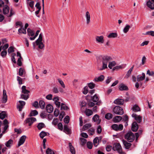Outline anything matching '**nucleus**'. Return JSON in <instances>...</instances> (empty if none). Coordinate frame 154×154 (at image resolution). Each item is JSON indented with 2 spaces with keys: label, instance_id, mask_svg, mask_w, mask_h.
I'll use <instances>...</instances> for the list:
<instances>
[{
  "label": "nucleus",
  "instance_id": "60",
  "mask_svg": "<svg viewBox=\"0 0 154 154\" xmlns=\"http://www.w3.org/2000/svg\"><path fill=\"white\" fill-rule=\"evenodd\" d=\"M64 121L66 123L68 124L69 122V117L67 116L64 119Z\"/></svg>",
  "mask_w": 154,
  "mask_h": 154
},
{
  "label": "nucleus",
  "instance_id": "3",
  "mask_svg": "<svg viewBox=\"0 0 154 154\" xmlns=\"http://www.w3.org/2000/svg\"><path fill=\"white\" fill-rule=\"evenodd\" d=\"M42 36L41 33L39 36L38 38L35 41V43L38 48L40 49H42L44 47V45L42 42Z\"/></svg>",
  "mask_w": 154,
  "mask_h": 154
},
{
  "label": "nucleus",
  "instance_id": "40",
  "mask_svg": "<svg viewBox=\"0 0 154 154\" xmlns=\"http://www.w3.org/2000/svg\"><path fill=\"white\" fill-rule=\"evenodd\" d=\"M39 105L42 109H43L45 107V103L42 100H40L39 102Z\"/></svg>",
  "mask_w": 154,
  "mask_h": 154
},
{
  "label": "nucleus",
  "instance_id": "16",
  "mask_svg": "<svg viewBox=\"0 0 154 154\" xmlns=\"http://www.w3.org/2000/svg\"><path fill=\"white\" fill-rule=\"evenodd\" d=\"M9 7L7 5H5L3 8V13L5 15H6L7 16L10 10Z\"/></svg>",
  "mask_w": 154,
  "mask_h": 154
},
{
  "label": "nucleus",
  "instance_id": "2",
  "mask_svg": "<svg viewBox=\"0 0 154 154\" xmlns=\"http://www.w3.org/2000/svg\"><path fill=\"white\" fill-rule=\"evenodd\" d=\"M21 89L22 93L25 94H21V98L25 100H26L29 98V95L28 93H29V91L26 89V86H23L22 87Z\"/></svg>",
  "mask_w": 154,
  "mask_h": 154
},
{
  "label": "nucleus",
  "instance_id": "56",
  "mask_svg": "<svg viewBox=\"0 0 154 154\" xmlns=\"http://www.w3.org/2000/svg\"><path fill=\"white\" fill-rule=\"evenodd\" d=\"M88 85L91 89H93L95 87V85L93 82H91L88 84Z\"/></svg>",
  "mask_w": 154,
  "mask_h": 154
},
{
  "label": "nucleus",
  "instance_id": "17",
  "mask_svg": "<svg viewBox=\"0 0 154 154\" xmlns=\"http://www.w3.org/2000/svg\"><path fill=\"white\" fill-rule=\"evenodd\" d=\"M92 120L94 122H96L98 124H99L101 122V120L99 119V116L97 114L95 115L93 117Z\"/></svg>",
  "mask_w": 154,
  "mask_h": 154
},
{
  "label": "nucleus",
  "instance_id": "64",
  "mask_svg": "<svg viewBox=\"0 0 154 154\" xmlns=\"http://www.w3.org/2000/svg\"><path fill=\"white\" fill-rule=\"evenodd\" d=\"M7 54V51L6 50H3L1 53V55L3 57H5Z\"/></svg>",
  "mask_w": 154,
  "mask_h": 154
},
{
  "label": "nucleus",
  "instance_id": "8",
  "mask_svg": "<svg viewBox=\"0 0 154 154\" xmlns=\"http://www.w3.org/2000/svg\"><path fill=\"white\" fill-rule=\"evenodd\" d=\"M111 127L115 131H120L123 129V125L122 124L118 125L116 124H114L112 125Z\"/></svg>",
  "mask_w": 154,
  "mask_h": 154
},
{
  "label": "nucleus",
  "instance_id": "45",
  "mask_svg": "<svg viewBox=\"0 0 154 154\" xmlns=\"http://www.w3.org/2000/svg\"><path fill=\"white\" fill-rule=\"evenodd\" d=\"M6 116V114L5 112H2L0 113V119H3Z\"/></svg>",
  "mask_w": 154,
  "mask_h": 154
},
{
  "label": "nucleus",
  "instance_id": "62",
  "mask_svg": "<svg viewBox=\"0 0 154 154\" xmlns=\"http://www.w3.org/2000/svg\"><path fill=\"white\" fill-rule=\"evenodd\" d=\"M58 122V120L57 119H54L52 122V124L54 125H56Z\"/></svg>",
  "mask_w": 154,
  "mask_h": 154
},
{
  "label": "nucleus",
  "instance_id": "19",
  "mask_svg": "<svg viewBox=\"0 0 154 154\" xmlns=\"http://www.w3.org/2000/svg\"><path fill=\"white\" fill-rule=\"evenodd\" d=\"M138 128V126L136 122H134L132 124L131 129L134 131H136Z\"/></svg>",
  "mask_w": 154,
  "mask_h": 154
},
{
  "label": "nucleus",
  "instance_id": "15",
  "mask_svg": "<svg viewBox=\"0 0 154 154\" xmlns=\"http://www.w3.org/2000/svg\"><path fill=\"white\" fill-rule=\"evenodd\" d=\"M131 110L133 112H137L140 111V109L139 106L137 104L133 105L132 107L131 108Z\"/></svg>",
  "mask_w": 154,
  "mask_h": 154
},
{
  "label": "nucleus",
  "instance_id": "22",
  "mask_svg": "<svg viewBox=\"0 0 154 154\" xmlns=\"http://www.w3.org/2000/svg\"><path fill=\"white\" fill-rule=\"evenodd\" d=\"M104 79V76L103 75H101L98 77H96L94 79V81L95 82H101L103 81Z\"/></svg>",
  "mask_w": 154,
  "mask_h": 154
},
{
  "label": "nucleus",
  "instance_id": "29",
  "mask_svg": "<svg viewBox=\"0 0 154 154\" xmlns=\"http://www.w3.org/2000/svg\"><path fill=\"white\" fill-rule=\"evenodd\" d=\"M134 67V65L132 66L130 68L129 70L126 73L125 77L127 78H128L130 76L131 74V72L133 70V69Z\"/></svg>",
  "mask_w": 154,
  "mask_h": 154
},
{
  "label": "nucleus",
  "instance_id": "24",
  "mask_svg": "<svg viewBox=\"0 0 154 154\" xmlns=\"http://www.w3.org/2000/svg\"><path fill=\"white\" fill-rule=\"evenodd\" d=\"M119 88L120 91L127 90L128 89V87L122 83L120 85Z\"/></svg>",
  "mask_w": 154,
  "mask_h": 154
},
{
  "label": "nucleus",
  "instance_id": "55",
  "mask_svg": "<svg viewBox=\"0 0 154 154\" xmlns=\"http://www.w3.org/2000/svg\"><path fill=\"white\" fill-rule=\"evenodd\" d=\"M32 106L35 107L36 109L38 108H39L38 102L37 101H35L32 104Z\"/></svg>",
  "mask_w": 154,
  "mask_h": 154
},
{
  "label": "nucleus",
  "instance_id": "42",
  "mask_svg": "<svg viewBox=\"0 0 154 154\" xmlns=\"http://www.w3.org/2000/svg\"><path fill=\"white\" fill-rule=\"evenodd\" d=\"M38 112L36 110L32 111L29 114L30 116H35L38 114Z\"/></svg>",
  "mask_w": 154,
  "mask_h": 154
},
{
  "label": "nucleus",
  "instance_id": "11",
  "mask_svg": "<svg viewBox=\"0 0 154 154\" xmlns=\"http://www.w3.org/2000/svg\"><path fill=\"white\" fill-rule=\"evenodd\" d=\"M18 102L19 103H17V108L19 111H21L25 105V102L24 101L21 100H19Z\"/></svg>",
  "mask_w": 154,
  "mask_h": 154
},
{
  "label": "nucleus",
  "instance_id": "20",
  "mask_svg": "<svg viewBox=\"0 0 154 154\" xmlns=\"http://www.w3.org/2000/svg\"><path fill=\"white\" fill-rule=\"evenodd\" d=\"M54 108L53 106L50 104H48L46 106L47 111L48 113L52 112Z\"/></svg>",
  "mask_w": 154,
  "mask_h": 154
},
{
  "label": "nucleus",
  "instance_id": "36",
  "mask_svg": "<svg viewBox=\"0 0 154 154\" xmlns=\"http://www.w3.org/2000/svg\"><path fill=\"white\" fill-rule=\"evenodd\" d=\"M85 113L86 116H89L93 114V112L91 110L89 109H86L85 111Z\"/></svg>",
  "mask_w": 154,
  "mask_h": 154
},
{
  "label": "nucleus",
  "instance_id": "49",
  "mask_svg": "<svg viewBox=\"0 0 154 154\" xmlns=\"http://www.w3.org/2000/svg\"><path fill=\"white\" fill-rule=\"evenodd\" d=\"M87 147L90 149H91L93 146V143L91 142L88 141L87 143Z\"/></svg>",
  "mask_w": 154,
  "mask_h": 154
},
{
  "label": "nucleus",
  "instance_id": "53",
  "mask_svg": "<svg viewBox=\"0 0 154 154\" xmlns=\"http://www.w3.org/2000/svg\"><path fill=\"white\" fill-rule=\"evenodd\" d=\"M146 35H150L152 36H154V31H150L146 32Z\"/></svg>",
  "mask_w": 154,
  "mask_h": 154
},
{
  "label": "nucleus",
  "instance_id": "37",
  "mask_svg": "<svg viewBox=\"0 0 154 154\" xmlns=\"http://www.w3.org/2000/svg\"><path fill=\"white\" fill-rule=\"evenodd\" d=\"M27 31L28 35L31 36H33L34 35L35 33L33 30H32L29 28H28V29Z\"/></svg>",
  "mask_w": 154,
  "mask_h": 154
},
{
  "label": "nucleus",
  "instance_id": "4",
  "mask_svg": "<svg viewBox=\"0 0 154 154\" xmlns=\"http://www.w3.org/2000/svg\"><path fill=\"white\" fill-rule=\"evenodd\" d=\"M114 113L116 115H122L124 113L123 109L119 106H116L113 109Z\"/></svg>",
  "mask_w": 154,
  "mask_h": 154
},
{
  "label": "nucleus",
  "instance_id": "50",
  "mask_svg": "<svg viewBox=\"0 0 154 154\" xmlns=\"http://www.w3.org/2000/svg\"><path fill=\"white\" fill-rule=\"evenodd\" d=\"M91 126V124H87L83 126V129L86 130Z\"/></svg>",
  "mask_w": 154,
  "mask_h": 154
},
{
  "label": "nucleus",
  "instance_id": "34",
  "mask_svg": "<svg viewBox=\"0 0 154 154\" xmlns=\"http://www.w3.org/2000/svg\"><path fill=\"white\" fill-rule=\"evenodd\" d=\"M130 28L131 27L130 25L128 24L126 25L123 30V32L125 33H127L128 31Z\"/></svg>",
  "mask_w": 154,
  "mask_h": 154
},
{
  "label": "nucleus",
  "instance_id": "23",
  "mask_svg": "<svg viewBox=\"0 0 154 154\" xmlns=\"http://www.w3.org/2000/svg\"><path fill=\"white\" fill-rule=\"evenodd\" d=\"M13 144V141L11 139H10L6 142L5 144L6 146L8 148H10Z\"/></svg>",
  "mask_w": 154,
  "mask_h": 154
},
{
  "label": "nucleus",
  "instance_id": "54",
  "mask_svg": "<svg viewBox=\"0 0 154 154\" xmlns=\"http://www.w3.org/2000/svg\"><path fill=\"white\" fill-rule=\"evenodd\" d=\"M80 140L82 143V145H84L87 142V140L85 138H80Z\"/></svg>",
  "mask_w": 154,
  "mask_h": 154
},
{
  "label": "nucleus",
  "instance_id": "38",
  "mask_svg": "<svg viewBox=\"0 0 154 154\" xmlns=\"http://www.w3.org/2000/svg\"><path fill=\"white\" fill-rule=\"evenodd\" d=\"M18 32L20 33L26 34V30L24 28L23 26L19 29L18 30Z\"/></svg>",
  "mask_w": 154,
  "mask_h": 154
},
{
  "label": "nucleus",
  "instance_id": "14",
  "mask_svg": "<svg viewBox=\"0 0 154 154\" xmlns=\"http://www.w3.org/2000/svg\"><path fill=\"white\" fill-rule=\"evenodd\" d=\"M26 138V136L25 135L22 136L20 137L18 143V147L20 146L24 143Z\"/></svg>",
  "mask_w": 154,
  "mask_h": 154
},
{
  "label": "nucleus",
  "instance_id": "30",
  "mask_svg": "<svg viewBox=\"0 0 154 154\" xmlns=\"http://www.w3.org/2000/svg\"><path fill=\"white\" fill-rule=\"evenodd\" d=\"M122 119V118L121 116H116L113 119V121L115 122H119Z\"/></svg>",
  "mask_w": 154,
  "mask_h": 154
},
{
  "label": "nucleus",
  "instance_id": "32",
  "mask_svg": "<svg viewBox=\"0 0 154 154\" xmlns=\"http://www.w3.org/2000/svg\"><path fill=\"white\" fill-rule=\"evenodd\" d=\"M126 66V65L122 64L121 65L116 66L115 67H114L113 68V70H115L122 69L124 68Z\"/></svg>",
  "mask_w": 154,
  "mask_h": 154
},
{
  "label": "nucleus",
  "instance_id": "48",
  "mask_svg": "<svg viewBox=\"0 0 154 154\" xmlns=\"http://www.w3.org/2000/svg\"><path fill=\"white\" fill-rule=\"evenodd\" d=\"M112 115L110 113H108L106 114L105 118L107 119H110L112 118Z\"/></svg>",
  "mask_w": 154,
  "mask_h": 154
},
{
  "label": "nucleus",
  "instance_id": "46",
  "mask_svg": "<svg viewBox=\"0 0 154 154\" xmlns=\"http://www.w3.org/2000/svg\"><path fill=\"white\" fill-rule=\"evenodd\" d=\"M61 106L60 108L61 110H67L69 109L68 107L64 103H62L61 104Z\"/></svg>",
  "mask_w": 154,
  "mask_h": 154
},
{
  "label": "nucleus",
  "instance_id": "28",
  "mask_svg": "<svg viewBox=\"0 0 154 154\" xmlns=\"http://www.w3.org/2000/svg\"><path fill=\"white\" fill-rule=\"evenodd\" d=\"M9 12V14H8L7 16L8 17H11L15 14V11L12 8L10 9Z\"/></svg>",
  "mask_w": 154,
  "mask_h": 154
},
{
  "label": "nucleus",
  "instance_id": "51",
  "mask_svg": "<svg viewBox=\"0 0 154 154\" xmlns=\"http://www.w3.org/2000/svg\"><path fill=\"white\" fill-rule=\"evenodd\" d=\"M125 147L127 149L129 148L131 146V144L130 143H128L126 142H124V143Z\"/></svg>",
  "mask_w": 154,
  "mask_h": 154
},
{
  "label": "nucleus",
  "instance_id": "25",
  "mask_svg": "<svg viewBox=\"0 0 154 154\" xmlns=\"http://www.w3.org/2000/svg\"><path fill=\"white\" fill-rule=\"evenodd\" d=\"M124 103V100L122 99H116L114 101V103L119 105H122Z\"/></svg>",
  "mask_w": 154,
  "mask_h": 154
},
{
  "label": "nucleus",
  "instance_id": "57",
  "mask_svg": "<svg viewBox=\"0 0 154 154\" xmlns=\"http://www.w3.org/2000/svg\"><path fill=\"white\" fill-rule=\"evenodd\" d=\"M24 69L22 68H20L19 69V75L20 76H22L24 72Z\"/></svg>",
  "mask_w": 154,
  "mask_h": 154
},
{
  "label": "nucleus",
  "instance_id": "44",
  "mask_svg": "<svg viewBox=\"0 0 154 154\" xmlns=\"http://www.w3.org/2000/svg\"><path fill=\"white\" fill-rule=\"evenodd\" d=\"M92 100L94 102H97L99 100V98L96 95V94H95L92 98Z\"/></svg>",
  "mask_w": 154,
  "mask_h": 154
},
{
  "label": "nucleus",
  "instance_id": "31",
  "mask_svg": "<svg viewBox=\"0 0 154 154\" xmlns=\"http://www.w3.org/2000/svg\"><path fill=\"white\" fill-rule=\"evenodd\" d=\"M116 65V63L115 61L109 62L108 64V67L110 69H112L113 67L115 66Z\"/></svg>",
  "mask_w": 154,
  "mask_h": 154
},
{
  "label": "nucleus",
  "instance_id": "9",
  "mask_svg": "<svg viewBox=\"0 0 154 154\" xmlns=\"http://www.w3.org/2000/svg\"><path fill=\"white\" fill-rule=\"evenodd\" d=\"M36 119L34 117H29L25 121L26 124H28L30 126Z\"/></svg>",
  "mask_w": 154,
  "mask_h": 154
},
{
  "label": "nucleus",
  "instance_id": "26",
  "mask_svg": "<svg viewBox=\"0 0 154 154\" xmlns=\"http://www.w3.org/2000/svg\"><path fill=\"white\" fill-rule=\"evenodd\" d=\"M63 131L67 134H70L71 130L68 128L67 125H65L64 126Z\"/></svg>",
  "mask_w": 154,
  "mask_h": 154
},
{
  "label": "nucleus",
  "instance_id": "47",
  "mask_svg": "<svg viewBox=\"0 0 154 154\" xmlns=\"http://www.w3.org/2000/svg\"><path fill=\"white\" fill-rule=\"evenodd\" d=\"M57 80L61 87L64 88H65V85L63 81L60 79H58Z\"/></svg>",
  "mask_w": 154,
  "mask_h": 154
},
{
  "label": "nucleus",
  "instance_id": "21",
  "mask_svg": "<svg viewBox=\"0 0 154 154\" xmlns=\"http://www.w3.org/2000/svg\"><path fill=\"white\" fill-rule=\"evenodd\" d=\"M85 17L86 20V23L87 24H88L90 22L91 16L90 14L88 11L86 12Z\"/></svg>",
  "mask_w": 154,
  "mask_h": 154
},
{
  "label": "nucleus",
  "instance_id": "58",
  "mask_svg": "<svg viewBox=\"0 0 154 154\" xmlns=\"http://www.w3.org/2000/svg\"><path fill=\"white\" fill-rule=\"evenodd\" d=\"M52 91L54 93H57L59 92L58 88L56 87H54L52 89Z\"/></svg>",
  "mask_w": 154,
  "mask_h": 154
},
{
  "label": "nucleus",
  "instance_id": "18",
  "mask_svg": "<svg viewBox=\"0 0 154 154\" xmlns=\"http://www.w3.org/2000/svg\"><path fill=\"white\" fill-rule=\"evenodd\" d=\"M7 100V96L6 94V91L5 90H3V95H2V102L3 103H6Z\"/></svg>",
  "mask_w": 154,
  "mask_h": 154
},
{
  "label": "nucleus",
  "instance_id": "61",
  "mask_svg": "<svg viewBox=\"0 0 154 154\" xmlns=\"http://www.w3.org/2000/svg\"><path fill=\"white\" fill-rule=\"evenodd\" d=\"M59 110L58 109H56L54 112V115L55 116L57 117L58 116L59 114Z\"/></svg>",
  "mask_w": 154,
  "mask_h": 154
},
{
  "label": "nucleus",
  "instance_id": "12",
  "mask_svg": "<svg viewBox=\"0 0 154 154\" xmlns=\"http://www.w3.org/2000/svg\"><path fill=\"white\" fill-rule=\"evenodd\" d=\"M95 39L96 42L99 43L103 44L104 42V37L103 35L96 36Z\"/></svg>",
  "mask_w": 154,
  "mask_h": 154
},
{
  "label": "nucleus",
  "instance_id": "5",
  "mask_svg": "<svg viewBox=\"0 0 154 154\" xmlns=\"http://www.w3.org/2000/svg\"><path fill=\"white\" fill-rule=\"evenodd\" d=\"M125 138L129 142H132L134 140L135 136L133 133L130 131L125 135Z\"/></svg>",
  "mask_w": 154,
  "mask_h": 154
},
{
  "label": "nucleus",
  "instance_id": "6",
  "mask_svg": "<svg viewBox=\"0 0 154 154\" xmlns=\"http://www.w3.org/2000/svg\"><path fill=\"white\" fill-rule=\"evenodd\" d=\"M112 149L114 151H117L120 153H122V149L120 144L119 143L114 144L112 147Z\"/></svg>",
  "mask_w": 154,
  "mask_h": 154
},
{
  "label": "nucleus",
  "instance_id": "1",
  "mask_svg": "<svg viewBox=\"0 0 154 154\" xmlns=\"http://www.w3.org/2000/svg\"><path fill=\"white\" fill-rule=\"evenodd\" d=\"M112 58L110 56H104L102 57V67L98 66L97 69L99 70H102L107 68V64L108 63L111 61Z\"/></svg>",
  "mask_w": 154,
  "mask_h": 154
},
{
  "label": "nucleus",
  "instance_id": "41",
  "mask_svg": "<svg viewBox=\"0 0 154 154\" xmlns=\"http://www.w3.org/2000/svg\"><path fill=\"white\" fill-rule=\"evenodd\" d=\"M117 36V34L116 33H111L109 34L107 37L109 38H114Z\"/></svg>",
  "mask_w": 154,
  "mask_h": 154
},
{
  "label": "nucleus",
  "instance_id": "33",
  "mask_svg": "<svg viewBox=\"0 0 154 154\" xmlns=\"http://www.w3.org/2000/svg\"><path fill=\"white\" fill-rule=\"evenodd\" d=\"M99 140L98 137H96L93 140V143L95 147L97 146L99 143Z\"/></svg>",
  "mask_w": 154,
  "mask_h": 154
},
{
  "label": "nucleus",
  "instance_id": "59",
  "mask_svg": "<svg viewBox=\"0 0 154 154\" xmlns=\"http://www.w3.org/2000/svg\"><path fill=\"white\" fill-rule=\"evenodd\" d=\"M14 48L13 47H10L8 49V53L10 54L14 52Z\"/></svg>",
  "mask_w": 154,
  "mask_h": 154
},
{
  "label": "nucleus",
  "instance_id": "52",
  "mask_svg": "<svg viewBox=\"0 0 154 154\" xmlns=\"http://www.w3.org/2000/svg\"><path fill=\"white\" fill-rule=\"evenodd\" d=\"M46 153L47 154H54V153L51 149L48 148L46 151Z\"/></svg>",
  "mask_w": 154,
  "mask_h": 154
},
{
  "label": "nucleus",
  "instance_id": "13",
  "mask_svg": "<svg viewBox=\"0 0 154 154\" xmlns=\"http://www.w3.org/2000/svg\"><path fill=\"white\" fill-rule=\"evenodd\" d=\"M147 6L152 10L154 9V0L148 1L146 2Z\"/></svg>",
  "mask_w": 154,
  "mask_h": 154
},
{
  "label": "nucleus",
  "instance_id": "39",
  "mask_svg": "<svg viewBox=\"0 0 154 154\" xmlns=\"http://www.w3.org/2000/svg\"><path fill=\"white\" fill-rule=\"evenodd\" d=\"M45 126V124L41 122L39 123L38 124L37 126V127L38 130H40L43 128H44Z\"/></svg>",
  "mask_w": 154,
  "mask_h": 154
},
{
  "label": "nucleus",
  "instance_id": "10",
  "mask_svg": "<svg viewBox=\"0 0 154 154\" xmlns=\"http://www.w3.org/2000/svg\"><path fill=\"white\" fill-rule=\"evenodd\" d=\"M132 117L134 118L135 120L138 123H140L142 121V117L140 115H137L134 113L132 114Z\"/></svg>",
  "mask_w": 154,
  "mask_h": 154
},
{
  "label": "nucleus",
  "instance_id": "7",
  "mask_svg": "<svg viewBox=\"0 0 154 154\" xmlns=\"http://www.w3.org/2000/svg\"><path fill=\"white\" fill-rule=\"evenodd\" d=\"M145 78V74L144 72H142L141 74L137 76V81L140 82V84L141 85H142V83L141 81L144 80Z\"/></svg>",
  "mask_w": 154,
  "mask_h": 154
},
{
  "label": "nucleus",
  "instance_id": "43",
  "mask_svg": "<svg viewBox=\"0 0 154 154\" xmlns=\"http://www.w3.org/2000/svg\"><path fill=\"white\" fill-rule=\"evenodd\" d=\"M47 133L45 132L44 131H42L40 134L39 135L40 137L43 139L44 137L47 135Z\"/></svg>",
  "mask_w": 154,
  "mask_h": 154
},
{
  "label": "nucleus",
  "instance_id": "35",
  "mask_svg": "<svg viewBox=\"0 0 154 154\" xmlns=\"http://www.w3.org/2000/svg\"><path fill=\"white\" fill-rule=\"evenodd\" d=\"M146 75L149 76L154 77V72L152 70L148 69L146 71Z\"/></svg>",
  "mask_w": 154,
  "mask_h": 154
},
{
  "label": "nucleus",
  "instance_id": "63",
  "mask_svg": "<svg viewBox=\"0 0 154 154\" xmlns=\"http://www.w3.org/2000/svg\"><path fill=\"white\" fill-rule=\"evenodd\" d=\"M17 80L20 85L22 84V79L20 77L17 76Z\"/></svg>",
  "mask_w": 154,
  "mask_h": 154
},
{
  "label": "nucleus",
  "instance_id": "27",
  "mask_svg": "<svg viewBox=\"0 0 154 154\" xmlns=\"http://www.w3.org/2000/svg\"><path fill=\"white\" fill-rule=\"evenodd\" d=\"M69 147L70 151L72 154H75V151L74 147L72 145L71 143H69Z\"/></svg>",
  "mask_w": 154,
  "mask_h": 154
}]
</instances>
